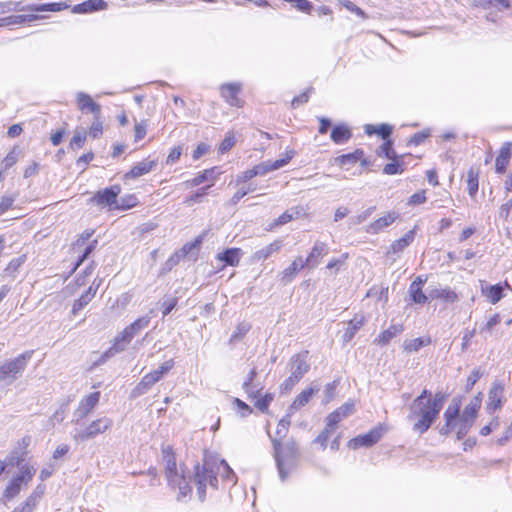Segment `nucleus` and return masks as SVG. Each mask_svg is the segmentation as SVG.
Here are the masks:
<instances>
[{
    "instance_id": "f257e3e1",
    "label": "nucleus",
    "mask_w": 512,
    "mask_h": 512,
    "mask_svg": "<svg viewBox=\"0 0 512 512\" xmlns=\"http://www.w3.org/2000/svg\"><path fill=\"white\" fill-rule=\"evenodd\" d=\"M445 401V396L441 392L435 394L433 403L421 404L411 403L409 407L408 420L413 421L412 429L414 432L424 434L429 430L438 418Z\"/></svg>"
},
{
    "instance_id": "f03ea898",
    "label": "nucleus",
    "mask_w": 512,
    "mask_h": 512,
    "mask_svg": "<svg viewBox=\"0 0 512 512\" xmlns=\"http://www.w3.org/2000/svg\"><path fill=\"white\" fill-rule=\"evenodd\" d=\"M34 351H25L13 359L0 362V383L10 385L24 373Z\"/></svg>"
},
{
    "instance_id": "7ed1b4c3",
    "label": "nucleus",
    "mask_w": 512,
    "mask_h": 512,
    "mask_svg": "<svg viewBox=\"0 0 512 512\" xmlns=\"http://www.w3.org/2000/svg\"><path fill=\"white\" fill-rule=\"evenodd\" d=\"M216 460L215 459H204L202 465L195 466L194 481L197 485V492L200 501H204L206 496V487L210 485L213 488H217L218 479L217 472L215 470Z\"/></svg>"
},
{
    "instance_id": "20e7f679",
    "label": "nucleus",
    "mask_w": 512,
    "mask_h": 512,
    "mask_svg": "<svg viewBox=\"0 0 512 512\" xmlns=\"http://www.w3.org/2000/svg\"><path fill=\"white\" fill-rule=\"evenodd\" d=\"M267 434L272 441L274 449V458L276 461L279 476L282 481L288 477V471L285 468V461L292 462L297 456V447L294 441H290L283 447L280 440L272 438L269 428L267 427Z\"/></svg>"
},
{
    "instance_id": "39448f33",
    "label": "nucleus",
    "mask_w": 512,
    "mask_h": 512,
    "mask_svg": "<svg viewBox=\"0 0 512 512\" xmlns=\"http://www.w3.org/2000/svg\"><path fill=\"white\" fill-rule=\"evenodd\" d=\"M150 323V317H140L127 326L121 333H119L115 339L113 346L110 351L114 353L122 352L125 350L126 344L130 343L131 340L143 329L147 328Z\"/></svg>"
},
{
    "instance_id": "423d86ee",
    "label": "nucleus",
    "mask_w": 512,
    "mask_h": 512,
    "mask_svg": "<svg viewBox=\"0 0 512 512\" xmlns=\"http://www.w3.org/2000/svg\"><path fill=\"white\" fill-rule=\"evenodd\" d=\"M113 426V420L109 417H101L92 421L86 428L76 430L73 438L77 442H85L105 433Z\"/></svg>"
},
{
    "instance_id": "0eeeda50",
    "label": "nucleus",
    "mask_w": 512,
    "mask_h": 512,
    "mask_svg": "<svg viewBox=\"0 0 512 512\" xmlns=\"http://www.w3.org/2000/svg\"><path fill=\"white\" fill-rule=\"evenodd\" d=\"M5 4H9V12L11 11H31V12H59L64 9H67L69 5L65 2H52V3H43V4H29L26 6H22L21 2H13L7 1Z\"/></svg>"
},
{
    "instance_id": "6e6552de",
    "label": "nucleus",
    "mask_w": 512,
    "mask_h": 512,
    "mask_svg": "<svg viewBox=\"0 0 512 512\" xmlns=\"http://www.w3.org/2000/svg\"><path fill=\"white\" fill-rule=\"evenodd\" d=\"M99 400L100 392H93L83 397L77 409L73 412L72 422L75 424H80L81 421L84 420L97 406Z\"/></svg>"
},
{
    "instance_id": "1a4fd4ad",
    "label": "nucleus",
    "mask_w": 512,
    "mask_h": 512,
    "mask_svg": "<svg viewBox=\"0 0 512 512\" xmlns=\"http://www.w3.org/2000/svg\"><path fill=\"white\" fill-rule=\"evenodd\" d=\"M385 429L382 425H378L369 432L359 435L348 442V446L352 449L360 447H371L376 444L383 436Z\"/></svg>"
},
{
    "instance_id": "9d476101",
    "label": "nucleus",
    "mask_w": 512,
    "mask_h": 512,
    "mask_svg": "<svg viewBox=\"0 0 512 512\" xmlns=\"http://www.w3.org/2000/svg\"><path fill=\"white\" fill-rule=\"evenodd\" d=\"M288 367L290 375L300 381L310 369L308 351L293 355L288 362Z\"/></svg>"
},
{
    "instance_id": "9b49d317",
    "label": "nucleus",
    "mask_w": 512,
    "mask_h": 512,
    "mask_svg": "<svg viewBox=\"0 0 512 512\" xmlns=\"http://www.w3.org/2000/svg\"><path fill=\"white\" fill-rule=\"evenodd\" d=\"M163 459L165 462V474L169 485H174V482L183 475V471L179 472L177 469L175 455L170 446L162 449Z\"/></svg>"
},
{
    "instance_id": "f8f14e48",
    "label": "nucleus",
    "mask_w": 512,
    "mask_h": 512,
    "mask_svg": "<svg viewBox=\"0 0 512 512\" xmlns=\"http://www.w3.org/2000/svg\"><path fill=\"white\" fill-rule=\"evenodd\" d=\"M121 192L119 185H113L105 188L104 190L98 191L97 194L92 198V201L100 206H112L117 205V197Z\"/></svg>"
},
{
    "instance_id": "ddd939ff",
    "label": "nucleus",
    "mask_w": 512,
    "mask_h": 512,
    "mask_svg": "<svg viewBox=\"0 0 512 512\" xmlns=\"http://www.w3.org/2000/svg\"><path fill=\"white\" fill-rule=\"evenodd\" d=\"M293 156H294V152L290 151L289 153H287L285 158H281V159H278L275 161L267 160V161L261 162L260 164L253 167L255 170L256 176H264L272 171H275V170L285 166L286 164H288V162L292 159Z\"/></svg>"
},
{
    "instance_id": "4468645a",
    "label": "nucleus",
    "mask_w": 512,
    "mask_h": 512,
    "mask_svg": "<svg viewBox=\"0 0 512 512\" xmlns=\"http://www.w3.org/2000/svg\"><path fill=\"white\" fill-rule=\"evenodd\" d=\"M241 88L242 86L240 83H227L220 87V93L230 106L240 107L243 103L238 97Z\"/></svg>"
},
{
    "instance_id": "2eb2a0df",
    "label": "nucleus",
    "mask_w": 512,
    "mask_h": 512,
    "mask_svg": "<svg viewBox=\"0 0 512 512\" xmlns=\"http://www.w3.org/2000/svg\"><path fill=\"white\" fill-rule=\"evenodd\" d=\"M504 386L500 381H494L488 393L487 411L493 413L502 406Z\"/></svg>"
},
{
    "instance_id": "dca6fc26",
    "label": "nucleus",
    "mask_w": 512,
    "mask_h": 512,
    "mask_svg": "<svg viewBox=\"0 0 512 512\" xmlns=\"http://www.w3.org/2000/svg\"><path fill=\"white\" fill-rule=\"evenodd\" d=\"M78 109L82 113H91L93 116L101 115V106L94 102L90 95L85 92L76 94Z\"/></svg>"
},
{
    "instance_id": "f3484780",
    "label": "nucleus",
    "mask_w": 512,
    "mask_h": 512,
    "mask_svg": "<svg viewBox=\"0 0 512 512\" xmlns=\"http://www.w3.org/2000/svg\"><path fill=\"white\" fill-rule=\"evenodd\" d=\"M329 251L328 245L322 241H315L310 253L308 254L305 264L310 268H315L319 265L320 259L327 255Z\"/></svg>"
},
{
    "instance_id": "a211bd4d",
    "label": "nucleus",
    "mask_w": 512,
    "mask_h": 512,
    "mask_svg": "<svg viewBox=\"0 0 512 512\" xmlns=\"http://www.w3.org/2000/svg\"><path fill=\"white\" fill-rule=\"evenodd\" d=\"M157 165V160L145 159L141 162L136 163L130 171L124 175V179H136L140 176L148 174Z\"/></svg>"
},
{
    "instance_id": "6ab92c4d",
    "label": "nucleus",
    "mask_w": 512,
    "mask_h": 512,
    "mask_svg": "<svg viewBox=\"0 0 512 512\" xmlns=\"http://www.w3.org/2000/svg\"><path fill=\"white\" fill-rule=\"evenodd\" d=\"M511 147H512L511 142H505L501 146V148L499 150V154L495 160L496 173L503 174L506 171L507 166L509 165V162H510V159L512 156Z\"/></svg>"
},
{
    "instance_id": "aec40b11",
    "label": "nucleus",
    "mask_w": 512,
    "mask_h": 512,
    "mask_svg": "<svg viewBox=\"0 0 512 512\" xmlns=\"http://www.w3.org/2000/svg\"><path fill=\"white\" fill-rule=\"evenodd\" d=\"M319 391V386L312 384L309 388L303 390L292 402V404L289 406L290 412H295L299 410L300 408L304 407L306 404L309 403L311 398Z\"/></svg>"
},
{
    "instance_id": "412c9836",
    "label": "nucleus",
    "mask_w": 512,
    "mask_h": 512,
    "mask_svg": "<svg viewBox=\"0 0 512 512\" xmlns=\"http://www.w3.org/2000/svg\"><path fill=\"white\" fill-rule=\"evenodd\" d=\"M398 216L399 215L396 212H389L387 215L378 218L370 225H368L365 231L369 234H378L384 228L391 225L398 218Z\"/></svg>"
},
{
    "instance_id": "4be33fe9",
    "label": "nucleus",
    "mask_w": 512,
    "mask_h": 512,
    "mask_svg": "<svg viewBox=\"0 0 512 512\" xmlns=\"http://www.w3.org/2000/svg\"><path fill=\"white\" fill-rule=\"evenodd\" d=\"M157 382L158 381L151 372L147 373L141 378L140 382L132 389L130 397L132 399H135L140 397L141 395L146 394Z\"/></svg>"
},
{
    "instance_id": "5701e85b",
    "label": "nucleus",
    "mask_w": 512,
    "mask_h": 512,
    "mask_svg": "<svg viewBox=\"0 0 512 512\" xmlns=\"http://www.w3.org/2000/svg\"><path fill=\"white\" fill-rule=\"evenodd\" d=\"M282 246H283L282 241L276 240V241L270 243L269 245L255 251L253 253V255L251 256V260L253 262L265 261L273 254L279 252L280 249L282 248Z\"/></svg>"
},
{
    "instance_id": "b1692460",
    "label": "nucleus",
    "mask_w": 512,
    "mask_h": 512,
    "mask_svg": "<svg viewBox=\"0 0 512 512\" xmlns=\"http://www.w3.org/2000/svg\"><path fill=\"white\" fill-rule=\"evenodd\" d=\"M107 7L104 0H87L72 8V12L76 14H86L95 11L103 10Z\"/></svg>"
},
{
    "instance_id": "393cba45",
    "label": "nucleus",
    "mask_w": 512,
    "mask_h": 512,
    "mask_svg": "<svg viewBox=\"0 0 512 512\" xmlns=\"http://www.w3.org/2000/svg\"><path fill=\"white\" fill-rule=\"evenodd\" d=\"M243 252L240 248H227L221 253L217 254V259L224 262L225 265L237 266Z\"/></svg>"
},
{
    "instance_id": "a878e982",
    "label": "nucleus",
    "mask_w": 512,
    "mask_h": 512,
    "mask_svg": "<svg viewBox=\"0 0 512 512\" xmlns=\"http://www.w3.org/2000/svg\"><path fill=\"white\" fill-rule=\"evenodd\" d=\"M305 266L307 265L305 264V261H303L302 257H297L289 267L283 270L281 281L284 284L290 283L294 279L296 274Z\"/></svg>"
},
{
    "instance_id": "bb28decb",
    "label": "nucleus",
    "mask_w": 512,
    "mask_h": 512,
    "mask_svg": "<svg viewBox=\"0 0 512 512\" xmlns=\"http://www.w3.org/2000/svg\"><path fill=\"white\" fill-rule=\"evenodd\" d=\"M330 137L334 143L344 144L350 140L352 132L347 125L339 124L333 127Z\"/></svg>"
},
{
    "instance_id": "cd10ccee",
    "label": "nucleus",
    "mask_w": 512,
    "mask_h": 512,
    "mask_svg": "<svg viewBox=\"0 0 512 512\" xmlns=\"http://www.w3.org/2000/svg\"><path fill=\"white\" fill-rule=\"evenodd\" d=\"M429 298L440 299L448 303H455L458 301V295L455 291L449 288H433L429 290Z\"/></svg>"
},
{
    "instance_id": "c85d7f7f",
    "label": "nucleus",
    "mask_w": 512,
    "mask_h": 512,
    "mask_svg": "<svg viewBox=\"0 0 512 512\" xmlns=\"http://www.w3.org/2000/svg\"><path fill=\"white\" fill-rule=\"evenodd\" d=\"M474 422V419L460 415L459 419L454 422L457 440L463 439L468 434Z\"/></svg>"
},
{
    "instance_id": "c756f323",
    "label": "nucleus",
    "mask_w": 512,
    "mask_h": 512,
    "mask_svg": "<svg viewBox=\"0 0 512 512\" xmlns=\"http://www.w3.org/2000/svg\"><path fill=\"white\" fill-rule=\"evenodd\" d=\"M402 325H391L388 329L384 330L379 334V336L375 339V342L379 345L388 344L394 337L401 334L403 332Z\"/></svg>"
},
{
    "instance_id": "7c9ffc66",
    "label": "nucleus",
    "mask_w": 512,
    "mask_h": 512,
    "mask_svg": "<svg viewBox=\"0 0 512 512\" xmlns=\"http://www.w3.org/2000/svg\"><path fill=\"white\" fill-rule=\"evenodd\" d=\"M257 375L256 369L253 368L247 375V379L243 383V388L245 392L248 394L249 398H257L260 396V392L262 390L261 386H255L253 381Z\"/></svg>"
},
{
    "instance_id": "2f4dec72",
    "label": "nucleus",
    "mask_w": 512,
    "mask_h": 512,
    "mask_svg": "<svg viewBox=\"0 0 512 512\" xmlns=\"http://www.w3.org/2000/svg\"><path fill=\"white\" fill-rule=\"evenodd\" d=\"M431 344L430 337H418L412 340H405L403 342V350L406 353L417 352L421 348Z\"/></svg>"
},
{
    "instance_id": "473e14b6",
    "label": "nucleus",
    "mask_w": 512,
    "mask_h": 512,
    "mask_svg": "<svg viewBox=\"0 0 512 512\" xmlns=\"http://www.w3.org/2000/svg\"><path fill=\"white\" fill-rule=\"evenodd\" d=\"M392 131H393V127L389 124H380L378 126L368 124L365 126L366 134H368V135L377 134L384 141H387L388 139H390Z\"/></svg>"
},
{
    "instance_id": "72a5a7b5",
    "label": "nucleus",
    "mask_w": 512,
    "mask_h": 512,
    "mask_svg": "<svg viewBox=\"0 0 512 512\" xmlns=\"http://www.w3.org/2000/svg\"><path fill=\"white\" fill-rule=\"evenodd\" d=\"M414 237V230L408 231L407 233L404 234V236H402L401 238H399L398 240L394 241L391 244L389 253L392 252L396 254L403 251L407 246H409L413 242Z\"/></svg>"
},
{
    "instance_id": "f704fd0d",
    "label": "nucleus",
    "mask_w": 512,
    "mask_h": 512,
    "mask_svg": "<svg viewBox=\"0 0 512 512\" xmlns=\"http://www.w3.org/2000/svg\"><path fill=\"white\" fill-rule=\"evenodd\" d=\"M479 188V170L471 167L467 173V190L470 197H474Z\"/></svg>"
},
{
    "instance_id": "c9c22d12",
    "label": "nucleus",
    "mask_w": 512,
    "mask_h": 512,
    "mask_svg": "<svg viewBox=\"0 0 512 512\" xmlns=\"http://www.w3.org/2000/svg\"><path fill=\"white\" fill-rule=\"evenodd\" d=\"M364 317H354L349 323L348 326L343 333V341L349 342L355 335V333L363 326Z\"/></svg>"
},
{
    "instance_id": "e433bc0d",
    "label": "nucleus",
    "mask_w": 512,
    "mask_h": 512,
    "mask_svg": "<svg viewBox=\"0 0 512 512\" xmlns=\"http://www.w3.org/2000/svg\"><path fill=\"white\" fill-rule=\"evenodd\" d=\"M482 402V394L479 393L477 396H475L473 399H471L470 403L466 405L461 415L476 419L478 410L481 407Z\"/></svg>"
},
{
    "instance_id": "4c0bfd02",
    "label": "nucleus",
    "mask_w": 512,
    "mask_h": 512,
    "mask_svg": "<svg viewBox=\"0 0 512 512\" xmlns=\"http://www.w3.org/2000/svg\"><path fill=\"white\" fill-rule=\"evenodd\" d=\"M408 292H409L411 301L415 304H425L429 299V294L426 295L423 292L422 287H418L416 285H410Z\"/></svg>"
},
{
    "instance_id": "58836bf2",
    "label": "nucleus",
    "mask_w": 512,
    "mask_h": 512,
    "mask_svg": "<svg viewBox=\"0 0 512 512\" xmlns=\"http://www.w3.org/2000/svg\"><path fill=\"white\" fill-rule=\"evenodd\" d=\"M215 470L217 474L222 470V477L224 480L232 483H236V476L234 471L229 467L225 460H216Z\"/></svg>"
},
{
    "instance_id": "ea45409f",
    "label": "nucleus",
    "mask_w": 512,
    "mask_h": 512,
    "mask_svg": "<svg viewBox=\"0 0 512 512\" xmlns=\"http://www.w3.org/2000/svg\"><path fill=\"white\" fill-rule=\"evenodd\" d=\"M377 154L378 156L385 157L389 160H396L399 158V156L393 149V142L391 139L384 141V143L377 150Z\"/></svg>"
},
{
    "instance_id": "a19ab883",
    "label": "nucleus",
    "mask_w": 512,
    "mask_h": 512,
    "mask_svg": "<svg viewBox=\"0 0 512 512\" xmlns=\"http://www.w3.org/2000/svg\"><path fill=\"white\" fill-rule=\"evenodd\" d=\"M364 155V152L363 150L361 149H356L354 152L352 153H348V154H343L339 157L336 158V162L341 165V166H344L346 164H354L356 163L358 160H360Z\"/></svg>"
},
{
    "instance_id": "79ce46f5",
    "label": "nucleus",
    "mask_w": 512,
    "mask_h": 512,
    "mask_svg": "<svg viewBox=\"0 0 512 512\" xmlns=\"http://www.w3.org/2000/svg\"><path fill=\"white\" fill-rule=\"evenodd\" d=\"M172 488H178L179 494L177 499L181 500L182 498H185L191 493V487L189 485V482L187 481L186 477L181 475L177 480L174 482V485H170Z\"/></svg>"
},
{
    "instance_id": "37998d69",
    "label": "nucleus",
    "mask_w": 512,
    "mask_h": 512,
    "mask_svg": "<svg viewBox=\"0 0 512 512\" xmlns=\"http://www.w3.org/2000/svg\"><path fill=\"white\" fill-rule=\"evenodd\" d=\"M503 291V286L501 284H496L488 287L485 295L492 304H496L503 298Z\"/></svg>"
},
{
    "instance_id": "c03bdc74",
    "label": "nucleus",
    "mask_w": 512,
    "mask_h": 512,
    "mask_svg": "<svg viewBox=\"0 0 512 512\" xmlns=\"http://www.w3.org/2000/svg\"><path fill=\"white\" fill-rule=\"evenodd\" d=\"M22 484L20 478L14 477L4 491L3 498L6 500L14 498L19 494Z\"/></svg>"
},
{
    "instance_id": "a18cd8bd",
    "label": "nucleus",
    "mask_w": 512,
    "mask_h": 512,
    "mask_svg": "<svg viewBox=\"0 0 512 512\" xmlns=\"http://www.w3.org/2000/svg\"><path fill=\"white\" fill-rule=\"evenodd\" d=\"M460 417V402L453 400L444 412V419L446 422H455Z\"/></svg>"
},
{
    "instance_id": "49530a36",
    "label": "nucleus",
    "mask_w": 512,
    "mask_h": 512,
    "mask_svg": "<svg viewBox=\"0 0 512 512\" xmlns=\"http://www.w3.org/2000/svg\"><path fill=\"white\" fill-rule=\"evenodd\" d=\"M218 175H219V172H217V168L212 167V168L205 169L204 171L198 173L195 176V179H196L198 185H200L206 181H211L213 184L216 181Z\"/></svg>"
},
{
    "instance_id": "de8ad7c7",
    "label": "nucleus",
    "mask_w": 512,
    "mask_h": 512,
    "mask_svg": "<svg viewBox=\"0 0 512 512\" xmlns=\"http://www.w3.org/2000/svg\"><path fill=\"white\" fill-rule=\"evenodd\" d=\"M300 213H301V210L298 207L290 208L277 218L276 225L287 224L288 222L292 221L293 219L298 218Z\"/></svg>"
},
{
    "instance_id": "09e8293b",
    "label": "nucleus",
    "mask_w": 512,
    "mask_h": 512,
    "mask_svg": "<svg viewBox=\"0 0 512 512\" xmlns=\"http://www.w3.org/2000/svg\"><path fill=\"white\" fill-rule=\"evenodd\" d=\"M43 16L38 14H25V15H11L9 16L11 26L12 25H20L26 22H34L36 20L42 19Z\"/></svg>"
},
{
    "instance_id": "8fccbe9b",
    "label": "nucleus",
    "mask_w": 512,
    "mask_h": 512,
    "mask_svg": "<svg viewBox=\"0 0 512 512\" xmlns=\"http://www.w3.org/2000/svg\"><path fill=\"white\" fill-rule=\"evenodd\" d=\"M374 211H375V207L373 206V207H369L368 209L364 210L363 212H361L360 214H358L356 216L350 217L348 220L349 227L351 228L353 226L363 223L371 216V214Z\"/></svg>"
},
{
    "instance_id": "3c124183",
    "label": "nucleus",
    "mask_w": 512,
    "mask_h": 512,
    "mask_svg": "<svg viewBox=\"0 0 512 512\" xmlns=\"http://www.w3.org/2000/svg\"><path fill=\"white\" fill-rule=\"evenodd\" d=\"M256 401L254 403L255 407L260 410L261 412L263 413H267L268 412V409H269V405L270 403L273 401L274 399V394L272 393H266L264 396L262 397H257L255 398Z\"/></svg>"
},
{
    "instance_id": "603ef678",
    "label": "nucleus",
    "mask_w": 512,
    "mask_h": 512,
    "mask_svg": "<svg viewBox=\"0 0 512 512\" xmlns=\"http://www.w3.org/2000/svg\"><path fill=\"white\" fill-rule=\"evenodd\" d=\"M103 133V121L101 119V115L93 116V122L91 126L89 127V135L97 139L99 138Z\"/></svg>"
},
{
    "instance_id": "864d4df0",
    "label": "nucleus",
    "mask_w": 512,
    "mask_h": 512,
    "mask_svg": "<svg viewBox=\"0 0 512 512\" xmlns=\"http://www.w3.org/2000/svg\"><path fill=\"white\" fill-rule=\"evenodd\" d=\"M174 367V360L169 359L165 362H163L158 369L152 371L151 373L156 378V380L159 382L166 374L169 373V371Z\"/></svg>"
},
{
    "instance_id": "5fc2aeb1",
    "label": "nucleus",
    "mask_w": 512,
    "mask_h": 512,
    "mask_svg": "<svg viewBox=\"0 0 512 512\" xmlns=\"http://www.w3.org/2000/svg\"><path fill=\"white\" fill-rule=\"evenodd\" d=\"M19 469L20 474L17 475L16 478H20V481L25 484H27L32 479L36 472L35 468L28 464L21 465Z\"/></svg>"
},
{
    "instance_id": "6e6d98bb",
    "label": "nucleus",
    "mask_w": 512,
    "mask_h": 512,
    "mask_svg": "<svg viewBox=\"0 0 512 512\" xmlns=\"http://www.w3.org/2000/svg\"><path fill=\"white\" fill-rule=\"evenodd\" d=\"M292 414H293V412H290L288 410V413L286 414V416H284L282 419H280V421L278 423L277 430H276V434L280 438H283V437L286 436V433L288 431L289 425L291 423L290 418H291Z\"/></svg>"
},
{
    "instance_id": "4d7b16f0",
    "label": "nucleus",
    "mask_w": 512,
    "mask_h": 512,
    "mask_svg": "<svg viewBox=\"0 0 512 512\" xmlns=\"http://www.w3.org/2000/svg\"><path fill=\"white\" fill-rule=\"evenodd\" d=\"M212 186L211 185H207L205 187H201L199 188L195 193L191 194L186 200H185V203L187 205H192L194 203H198L201 201V198H203L204 196H206L208 194V190L209 188Z\"/></svg>"
},
{
    "instance_id": "13d9d810",
    "label": "nucleus",
    "mask_w": 512,
    "mask_h": 512,
    "mask_svg": "<svg viewBox=\"0 0 512 512\" xmlns=\"http://www.w3.org/2000/svg\"><path fill=\"white\" fill-rule=\"evenodd\" d=\"M404 171L402 164L396 160H391L390 163L386 164L383 168V173L387 175L401 174Z\"/></svg>"
},
{
    "instance_id": "bf43d9fd",
    "label": "nucleus",
    "mask_w": 512,
    "mask_h": 512,
    "mask_svg": "<svg viewBox=\"0 0 512 512\" xmlns=\"http://www.w3.org/2000/svg\"><path fill=\"white\" fill-rule=\"evenodd\" d=\"M339 3L346 8L348 11L355 13L357 16L361 17L362 19H366L368 16L365 13L364 10H362L360 7L355 5L352 1L349 0H339Z\"/></svg>"
},
{
    "instance_id": "052dcab7",
    "label": "nucleus",
    "mask_w": 512,
    "mask_h": 512,
    "mask_svg": "<svg viewBox=\"0 0 512 512\" xmlns=\"http://www.w3.org/2000/svg\"><path fill=\"white\" fill-rule=\"evenodd\" d=\"M339 417L344 420L345 418L352 415L355 411V405L353 402H345L342 406L334 410Z\"/></svg>"
},
{
    "instance_id": "680f3d73",
    "label": "nucleus",
    "mask_w": 512,
    "mask_h": 512,
    "mask_svg": "<svg viewBox=\"0 0 512 512\" xmlns=\"http://www.w3.org/2000/svg\"><path fill=\"white\" fill-rule=\"evenodd\" d=\"M203 237H197L193 242H189L183 245L181 249L176 251L179 256L183 259L187 256V254L194 248H197L202 243Z\"/></svg>"
},
{
    "instance_id": "e2e57ef3",
    "label": "nucleus",
    "mask_w": 512,
    "mask_h": 512,
    "mask_svg": "<svg viewBox=\"0 0 512 512\" xmlns=\"http://www.w3.org/2000/svg\"><path fill=\"white\" fill-rule=\"evenodd\" d=\"M86 137H87V133L84 130L76 131L70 141V147L72 149L81 148L85 143Z\"/></svg>"
},
{
    "instance_id": "0e129e2a",
    "label": "nucleus",
    "mask_w": 512,
    "mask_h": 512,
    "mask_svg": "<svg viewBox=\"0 0 512 512\" xmlns=\"http://www.w3.org/2000/svg\"><path fill=\"white\" fill-rule=\"evenodd\" d=\"M15 200H16L15 194H8V195L2 196L1 200H0V215H2L7 210H9L13 206V203L15 202Z\"/></svg>"
},
{
    "instance_id": "69168bd1",
    "label": "nucleus",
    "mask_w": 512,
    "mask_h": 512,
    "mask_svg": "<svg viewBox=\"0 0 512 512\" xmlns=\"http://www.w3.org/2000/svg\"><path fill=\"white\" fill-rule=\"evenodd\" d=\"M236 143L235 137L232 133L225 136L219 146V152L224 154L228 152Z\"/></svg>"
},
{
    "instance_id": "338daca9",
    "label": "nucleus",
    "mask_w": 512,
    "mask_h": 512,
    "mask_svg": "<svg viewBox=\"0 0 512 512\" xmlns=\"http://www.w3.org/2000/svg\"><path fill=\"white\" fill-rule=\"evenodd\" d=\"M92 299L89 298V295H85L84 293L74 301L72 307V313L76 315L80 310H82L86 305L91 302Z\"/></svg>"
},
{
    "instance_id": "774afa93",
    "label": "nucleus",
    "mask_w": 512,
    "mask_h": 512,
    "mask_svg": "<svg viewBox=\"0 0 512 512\" xmlns=\"http://www.w3.org/2000/svg\"><path fill=\"white\" fill-rule=\"evenodd\" d=\"M37 506L38 505L33 500L27 497L25 502L16 507L12 512H34Z\"/></svg>"
}]
</instances>
